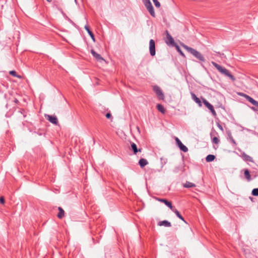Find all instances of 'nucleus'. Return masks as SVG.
<instances>
[{"mask_svg":"<svg viewBox=\"0 0 258 258\" xmlns=\"http://www.w3.org/2000/svg\"><path fill=\"white\" fill-rule=\"evenodd\" d=\"M181 45L185 49L192 54L198 59L203 62L205 61V57L200 52L191 47H188L184 44H182Z\"/></svg>","mask_w":258,"mask_h":258,"instance_id":"f257e3e1","label":"nucleus"},{"mask_svg":"<svg viewBox=\"0 0 258 258\" xmlns=\"http://www.w3.org/2000/svg\"><path fill=\"white\" fill-rule=\"evenodd\" d=\"M212 64L213 66L216 68L219 72H220L222 74L224 75L225 76L229 77L231 80L235 81V78L229 72V71L225 69V68L222 67L220 65L218 64L216 62L214 61H212Z\"/></svg>","mask_w":258,"mask_h":258,"instance_id":"f03ea898","label":"nucleus"},{"mask_svg":"<svg viewBox=\"0 0 258 258\" xmlns=\"http://www.w3.org/2000/svg\"><path fill=\"white\" fill-rule=\"evenodd\" d=\"M144 5H145L146 9H147V10L150 14V15L152 17H155L156 15H155V13L154 12V8H153L150 1V0H145V1L144 2Z\"/></svg>","mask_w":258,"mask_h":258,"instance_id":"7ed1b4c3","label":"nucleus"},{"mask_svg":"<svg viewBox=\"0 0 258 258\" xmlns=\"http://www.w3.org/2000/svg\"><path fill=\"white\" fill-rule=\"evenodd\" d=\"M203 102L204 105L210 110L213 116L214 117H216L217 116V113L214 110L213 106L206 99L204 98H202Z\"/></svg>","mask_w":258,"mask_h":258,"instance_id":"20e7f679","label":"nucleus"},{"mask_svg":"<svg viewBox=\"0 0 258 258\" xmlns=\"http://www.w3.org/2000/svg\"><path fill=\"white\" fill-rule=\"evenodd\" d=\"M153 89L159 99H164V95L162 92V90L159 86H153Z\"/></svg>","mask_w":258,"mask_h":258,"instance_id":"39448f33","label":"nucleus"},{"mask_svg":"<svg viewBox=\"0 0 258 258\" xmlns=\"http://www.w3.org/2000/svg\"><path fill=\"white\" fill-rule=\"evenodd\" d=\"M149 50L150 55L152 56L156 54L155 42L153 39H151L149 42Z\"/></svg>","mask_w":258,"mask_h":258,"instance_id":"423d86ee","label":"nucleus"},{"mask_svg":"<svg viewBox=\"0 0 258 258\" xmlns=\"http://www.w3.org/2000/svg\"><path fill=\"white\" fill-rule=\"evenodd\" d=\"M175 140L177 146L182 151L184 152H186L188 151V148L182 143V142L177 137H175Z\"/></svg>","mask_w":258,"mask_h":258,"instance_id":"0eeeda50","label":"nucleus"},{"mask_svg":"<svg viewBox=\"0 0 258 258\" xmlns=\"http://www.w3.org/2000/svg\"><path fill=\"white\" fill-rule=\"evenodd\" d=\"M218 135L217 132L215 130H212L210 133V136L212 140V142L215 144H218L220 140L218 137H216Z\"/></svg>","mask_w":258,"mask_h":258,"instance_id":"6e6552de","label":"nucleus"},{"mask_svg":"<svg viewBox=\"0 0 258 258\" xmlns=\"http://www.w3.org/2000/svg\"><path fill=\"white\" fill-rule=\"evenodd\" d=\"M240 95L243 96L247 101L250 102L252 105H254L255 107L258 108V102L257 101L255 100L252 97L246 94L241 93Z\"/></svg>","mask_w":258,"mask_h":258,"instance_id":"1a4fd4ad","label":"nucleus"},{"mask_svg":"<svg viewBox=\"0 0 258 258\" xmlns=\"http://www.w3.org/2000/svg\"><path fill=\"white\" fill-rule=\"evenodd\" d=\"M166 34H167L166 43H167V44L171 45L172 46H173L175 45V44H176V43H175L173 38L168 33V31H166Z\"/></svg>","mask_w":258,"mask_h":258,"instance_id":"9d476101","label":"nucleus"},{"mask_svg":"<svg viewBox=\"0 0 258 258\" xmlns=\"http://www.w3.org/2000/svg\"><path fill=\"white\" fill-rule=\"evenodd\" d=\"M91 53L93 57L99 62L105 61V59L98 53H97L94 50L91 49Z\"/></svg>","mask_w":258,"mask_h":258,"instance_id":"9b49d317","label":"nucleus"},{"mask_svg":"<svg viewBox=\"0 0 258 258\" xmlns=\"http://www.w3.org/2000/svg\"><path fill=\"white\" fill-rule=\"evenodd\" d=\"M156 199L157 201H159V202H160L161 203H163L164 204H165L166 206H167L171 210L172 209V208H173V207L172 206V203L171 202L168 201L166 199H160V198H156Z\"/></svg>","mask_w":258,"mask_h":258,"instance_id":"f8f14e48","label":"nucleus"},{"mask_svg":"<svg viewBox=\"0 0 258 258\" xmlns=\"http://www.w3.org/2000/svg\"><path fill=\"white\" fill-rule=\"evenodd\" d=\"M227 140L233 147H236L237 144L233 139V137H232L230 132H227Z\"/></svg>","mask_w":258,"mask_h":258,"instance_id":"ddd939ff","label":"nucleus"},{"mask_svg":"<svg viewBox=\"0 0 258 258\" xmlns=\"http://www.w3.org/2000/svg\"><path fill=\"white\" fill-rule=\"evenodd\" d=\"M241 157H242V159L245 162H252V163L254 162L252 158L251 157H250V156L247 155L244 152H243L242 153H241Z\"/></svg>","mask_w":258,"mask_h":258,"instance_id":"4468645a","label":"nucleus"},{"mask_svg":"<svg viewBox=\"0 0 258 258\" xmlns=\"http://www.w3.org/2000/svg\"><path fill=\"white\" fill-rule=\"evenodd\" d=\"M47 119L52 123L57 125L58 124L57 118L55 116L47 115Z\"/></svg>","mask_w":258,"mask_h":258,"instance_id":"2eb2a0df","label":"nucleus"},{"mask_svg":"<svg viewBox=\"0 0 258 258\" xmlns=\"http://www.w3.org/2000/svg\"><path fill=\"white\" fill-rule=\"evenodd\" d=\"M131 149L133 151L134 154L136 155L138 152H141L142 151V149H138L136 144L134 143H131Z\"/></svg>","mask_w":258,"mask_h":258,"instance_id":"dca6fc26","label":"nucleus"},{"mask_svg":"<svg viewBox=\"0 0 258 258\" xmlns=\"http://www.w3.org/2000/svg\"><path fill=\"white\" fill-rule=\"evenodd\" d=\"M182 184L183 187L186 188H189L197 186L196 183L188 181H186L185 183H183Z\"/></svg>","mask_w":258,"mask_h":258,"instance_id":"f3484780","label":"nucleus"},{"mask_svg":"<svg viewBox=\"0 0 258 258\" xmlns=\"http://www.w3.org/2000/svg\"><path fill=\"white\" fill-rule=\"evenodd\" d=\"M191 96L192 99L195 101L196 103H197L198 104L199 106L200 107H202V102L200 100V99L198 97H197L196 94H194V93L191 92Z\"/></svg>","mask_w":258,"mask_h":258,"instance_id":"a211bd4d","label":"nucleus"},{"mask_svg":"<svg viewBox=\"0 0 258 258\" xmlns=\"http://www.w3.org/2000/svg\"><path fill=\"white\" fill-rule=\"evenodd\" d=\"M172 211L173 212H174L176 216L178 218H179L180 220H181L182 221H183L184 223H187V222H186V221L184 220V218L182 216V215L180 214V213H179V212L175 208H174V207L172 208V209H171Z\"/></svg>","mask_w":258,"mask_h":258,"instance_id":"6ab92c4d","label":"nucleus"},{"mask_svg":"<svg viewBox=\"0 0 258 258\" xmlns=\"http://www.w3.org/2000/svg\"><path fill=\"white\" fill-rule=\"evenodd\" d=\"M158 225L160 226H165L166 227H169L171 226V224L170 222L167 220H163L158 222Z\"/></svg>","mask_w":258,"mask_h":258,"instance_id":"aec40b11","label":"nucleus"},{"mask_svg":"<svg viewBox=\"0 0 258 258\" xmlns=\"http://www.w3.org/2000/svg\"><path fill=\"white\" fill-rule=\"evenodd\" d=\"M58 213L57 215V217L59 219H62L64 216V211L62 208L60 207L58 208Z\"/></svg>","mask_w":258,"mask_h":258,"instance_id":"412c9836","label":"nucleus"},{"mask_svg":"<svg viewBox=\"0 0 258 258\" xmlns=\"http://www.w3.org/2000/svg\"><path fill=\"white\" fill-rule=\"evenodd\" d=\"M85 30L87 31L88 33L89 34V35H90V36L91 37V38L92 39V40L95 41V37H94V34L90 30L89 27H88V26L87 25H86L85 26Z\"/></svg>","mask_w":258,"mask_h":258,"instance_id":"4be33fe9","label":"nucleus"},{"mask_svg":"<svg viewBox=\"0 0 258 258\" xmlns=\"http://www.w3.org/2000/svg\"><path fill=\"white\" fill-rule=\"evenodd\" d=\"M147 160L144 158H142L139 160V164L141 167L143 168L148 164Z\"/></svg>","mask_w":258,"mask_h":258,"instance_id":"5701e85b","label":"nucleus"},{"mask_svg":"<svg viewBox=\"0 0 258 258\" xmlns=\"http://www.w3.org/2000/svg\"><path fill=\"white\" fill-rule=\"evenodd\" d=\"M157 108L158 110V111L161 112L162 113L164 114L165 113V109L164 108V106L160 104H158L157 105Z\"/></svg>","mask_w":258,"mask_h":258,"instance_id":"b1692460","label":"nucleus"},{"mask_svg":"<svg viewBox=\"0 0 258 258\" xmlns=\"http://www.w3.org/2000/svg\"><path fill=\"white\" fill-rule=\"evenodd\" d=\"M215 159V156L214 155L210 154L206 157V160L207 162H210L214 161Z\"/></svg>","mask_w":258,"mask_h":258,"instance_id":"393cba45","label":"nucleus"},{"mask_svg":"<svg viewBox=\"0 0 258 258\" xmlns=\"http://www.w3.org/2000/svg\"><path fill=\"white\" fill-rule=\"evenodd\" d=\"M173 46H174L175 47L176 50L179 53V54L181 56L185 57V55H184V53L182 52V51L180 48L179 46L177 44H175V45H173Z\"/></svg>","mask_w":258,"mask_h":258,"instance_id":"a878e982","label":"nucleus"},{"mask_svg":"<svg viewBox=\"0 0 258 258\" xmlns=\"http://www.w3.org/2000/svg\"><path fill=\"white\" fill-rule=\"evenodd\" d=\"M9 73L10 75H12L14 77H16L20 79L21 78V76L20 75H18L16 71H11Z\"/></svg>","mask_w":258,"mask_h":258,"instance_id":"bb28decb","label":"nucleus"},{"mask_svg":"<svg viewBox=\"0 0 258 258\" xmlns=\"http://www.w3.org/2000/svg\"><path fill=\"white\" fill-rule=\"evenodd\" d=\"M251 194L253 196H258V188L253 189Z\"/></svg>","mask_w":258,"mask_h":258,"instance_id":"cd10ccee","label":"nucleus"},{"mask_svg":"<svg viewBox=\"0 0 258 258\" xmlns=\"http://www.w3.org/2000/svg\"><path fill=\"white\" fill-rule=\"evenodd\" d=\"M244 174L245 177H250V172L247 169H244Z\"/></svg>","mask_w":258,"mask_h":258,"instance_id":"c85d7f7f","label":"nucleus"},{"mask_svg":"<svg viewBox=\"0 0 258 258\" xmlns=\"http://www.w3.org/2000/svg\"><path fill=\"white\" fill-rule=\"evenodd\" d=\"M153 3H154V5L157 8H160V4L158 1V0H153Z\"/></svg>","mask_w":258,"mask_h":258,"instance_id":"c756f323","label":"nucleus"},{"mask_svg":"<svg viewBox=\"0 0 258 258\" xmlns=\"http://www.w3.org/2000/svg\"><path fill=\"white\" fill-rule=\"evenodd\" d=\"M5 203V198L3 196L0 197V203L4 205Z\"/></svg>","mask_w":258,"mask_h":258,"instance_id":"7c9ffc66","label":"nucleus"},{"mask_svg":"<svg viewBox=\"0 0 258 258\" xmlns=\"http://www.w3.org/2000/svg\"><path fill=\"white\" fill-rule=\"evenodd\" d=\"M217 126L218 127V128L221 130V131H223V127L219 123H217Z\"/></svg>","mask_w":258,"mask_h":258,"instance_id":"2f4dec72","label":"nucleus"},{"mask_svg":"<svg viewBox=\"0 0 258 258\" xmlns=\"http://www.w3.org/2000/svg\"><path fill=\"white\" fill-rule=\"evenodd\" d=\"M105 116L107 118H110L111 117V114L110 113H107Z\"/></svg>","mask_w":258,"mask_h":258,"instance_id":"473e14b6","label":"nucleus"},{"mask_svg":"<svg viewBox=\"0 0 258 258\" xmlns=\"http://www.w3.org/2000/svg\"><path fill=\"white\" fill-rule=\"evenodd\" d=\"M14 102L16 104H18V103L19 102V100H18L17 99H16V98H15V99H14Z\"/></svg>","mask_w":258,"mask_h":258,"instance_id":"72a5a7b5","label":"nucleus"},{"mask_svg":"<svg viewBox=\"0 0 258 258\" xmlns=\"http://www.w3.org/2000/svg\"><path fill=\"white\" fill-rule=\"evenodd\" d=\"M252 178H246L248 181H250Z\"/></svg>","mask_w":258,"mask_h":258,"instance_id":"f704fd0d","label":"nucleus"},{"mask_svg":"<svg viewBox=\"0 0 258 258\" xmlns=\"http://www.w3.org/2000/svg\"><path fill=\"white\" fill-rule=\"evenodd\" d=\"M48 2H51L52 0H46Z\"/></svg>","mask_w":258,"mask_h":258,"instance_id":"c9c22d12","label":"nucleus"},{"mask_svg":"<svg viewBox=\"0 0 258 258\" xmlns=\"http://www.w3.org/2000/svg\"><path fill=\"white\" fill-rule=\"evenodd\" d=\"M163 162L164 163V164H165L166 163V161H163Z\"/></svg>","mask_w":258,"mask_h":258,"instance_id":"e433bc0d","label":"nucleus"},{"mask_svg":"<svg viewBox=\"0 0 258 258\" xmlns=\"http://www.w3.org/2000/svg\"><path fill=\"white\" fill-rule=\"evenodd\" d=\"M161 160L162 161L163 160V159L162 158H161Z\"/></svg>","mask_w":258,"mask_h":258,"instance_id":"4c0bfd02","label":"nucleus"}]
</instances>
